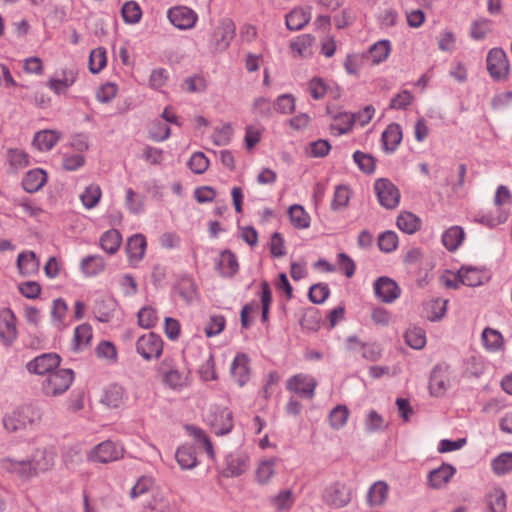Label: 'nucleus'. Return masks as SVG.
I'll return each instance as SVG.
<instances>
[{"label":"nucleus","mask_w":512,"mask_h":512,"mask_svg":"<svg viewBox=\"0 0 512 512\" xmlns=\"http://www.w3.org/2000/svg\"><path fill=\"white\" fill-rule=\"evenodd\" d=\"M485 512H506V494L501 488L491 489L484 498Z\"/></svg>","instance_id":"obj_21"},{"label":"nucleus","mask_w":512,"mask_h":512,"mask_svg":"<svg viewBox=\"0 0 512 512\" xmlns=\"http://www.w3.org/2000/svg\"><path fill=\"white\" fill-rule=\"evenodd\" d=\"M491 32V22L487 19L474 21L471 25L470 35L475 40H483Z\"/></svg>","instance_id":"obj_59"},{"label":"nucleus","mask_w":512,"mask_h":512,"mask_svg":"<svg viewBox=\"0 0 512 512\" xmlns=\"http://www.w3.org/2000/svg\"><path fill=\"white\" fill-rule=\"evenodd\" d=\"M398 244L397 234L393 231H386L380 234L378 246L381 251L389 253L396 249Z\"/></svg>","instance_id":"obj_60"},{"label":"nucleus","mask_w":512,"mask_h":512,"mask_svg":"<svg viewBox=\"0 0 512 512\" xmlns=\"http://www.w3.org/2000/svg\"><path fill=\"white\" fill-rule=\"evenodd\" d=\"M225 476L238 477L249 468V457L245 454H231L227 457Z\"/></svg>","instance_id":"obj_22"},{"label":"nucleus","mask_w":512,"mask_h":512,"mask_svg":"<svg viewBox=\"0 0 512 512\" xmlns=\"http://www.w3.org/2000/svg\"><path fill=\"white\" fill-rule=\"evenodd\" d=\"M40 262L33 251L22 252L17 257L19 273L24 276H32L38 272Z\"/></svg>","instance_id":"obj_25"},{"label":"nucleus","mask_w":512,"mask_h":512,"mask_svg":"<svg viewBox=\"0 0 512 512\" xmlns=\"http://www.w3.org/2000/svg\"><path fill=\"white\" fill-rule=\"evenodd\" d=\"M42 413L34 405L27 404L17 407L3 418L4 428L11 433L18 432L40 423Z\"/></svg>","instance_id":"obj_2"},{"label":"nucleus","mask_w":512,"mask_h":512,"mask_svg":"<svg viewBox=\"0 0 512 512\" xmlns=\"http://www.w3.org/2000/svg\"><path fill=\"white\" fill-rule=\"evenodd\" d=\"M76 78L77 71L74 68H65L62 70L60 78H51L48 81V86L59 95L72 86L75 83Z\"/></svg>","instance_id":"obj_23"},{"label":"nucleus","mask_w":512,"mask_h":512,"mask_svg":"<svg viewBox=\"0 0 512 512\" xmlns=\"http://www.w3.org/2000/svg\"><path fill=\"white\" fill-rule=\"evenodd\" d=\"M487 70L494 80H504L509 73V60L500 48H493L487 55Z\"/></svg>","instance_id":"obj_11"},{"label":"nucleus","mask_w":512,"mask_h":512,"mask_svg":"<svg viewBox=\"0 0 512 512\" xmlns=\"http://www.w3.org/2000/svg\"><path fill=\"white\" fill-rule=\"evenodd\" d=\"M330 290L327 284H314L309 289V299L315 304L323 303L329 296Z\"/></svg>","instance_id":"obj_61"},{"label":"nucleus","mask_w":512,"mask_h":512,"mask_svg":"<svg viewBox=\"0 0 512 512\" xmlns=\"http://www.w3.org/2000/svg\"><path fill=\"white\" fill-rule=\"evenodd\" d=\"M317 381L310 375L297 374L287 381V389L295 392L305 398L312 399L314 397Z\"/></svg>","instance_id":"obj_15"},{"label":"nucleus","mask_w":512,"mask_h":512,"mask_svg":"<svg viewBox=\"0 0 512 512\" xmlns=\"http://www.w3.org/2000/svg\"><path fill=\"white\" fill-rule=\"evenodd\" d=\"M106 50L98 47L91 51L89 57V69L93 74L99 73L106 66Z\"/></svg>","instance_id":"obj_48"},{"label":"nucleus","mask_w":512,"mask_h":512,"mask_svg":"<svg viewBox=\"0 0 512 512\" xmlns=\"http://www.w3.org/2000/svg\"><path fill=\"white\" fill-rule=\"evenodd\" d=\"M225 328V318L222 315H214L205 327L204 331L207 337H213L221 333Z\"/></svg>","instance_id":"obj_64"},{"label":"nucleus","mask_w":512,"mask_h":512,"mask_svg":"<svg viewBox=\"0 0 512 512\" xmlns=\"http://www.w3.org/2000/svg\"><path fill=\"white\" fill-rule=\"evenodd\" d=\"M137 317L139 326L145 329L154 327L158 321L156 310L149 306L140 309Z\"/></svg>","instance_id":"obj_53"},{"label":"nucleus","mask_w":512,"mask_h":512,"mask_svg":"<svg viewBox=\"0 0 512 512\" xmlns=\"http://www.w3.org/2000/svg\"><path fill=\"white\" fill-rule=\"evenodd\" d=\"M276 460L274 458L263 460L256 470V479L259 484H267L275 474Z\"/></svg>","instance_id":"obj_40"},{"label":"nucleus","mask_w":512,"mask_h":512,"mask_svg":"<svg viewBox=\"0 0 512 512\" xmlns=\"http://www.w3.org/2000/svg\"><path fill=\"white\" fill-rule=\"evenodd\" d=\"M382 145L386 152H393L402 140V129L397 123H391L382 133Z\"/></svg>","instance_id":"obj_26"},{"label":"nucleus","mask_w":512,"mask_h":512,"mask_svg":"<svg viewBox=\"0 0 512 512\" xmlns=\"http://www.w3.org/2000/svg\"><path fill=\"white\" fill-rule=\"evenodd\" d=\"M205 421L216 435L228 434L233 428V414L226 407L211 406Z\"/></svg>","instance_id":"obj_6"},{"label":"nucleus","mask_w":512,"mask_h":512,"mask_svg":"<svg viewBox=\"0 0 512 512\" xmlns=\"http://www.w3.org/2000/svg\"><path fill=\"white\" fill-rule=\"evenodd\" d=\"M136 351L145 360L158 359L163 352V341L156 333L149 332L137 339Z\"/></svg>","instance_id":"obj_9"},{"label":"nucleus","mask_w":512,"mask_h":512,"mask_svg":"<svg viewBox=\"0 0 512 512\" xmlns=\"http://www.w3.org/2000/svg\"><path fill=\"white\" fill-rule=\"evenodd\" d=\"M376 297L384 303H392L401 293L398 284L391 278L382 276L379 277L373 285Z\"/></svg>","instance_id":"obj_14"},{"label":"nucleus","mask_w":512,"mask_h":512,"mask_svg":"<svg viewBox=\"0 0 512 512\" xmlns=\"http://www.w3.org/2000/svg\"><path fill=\"white\" fill-rule=\"evenodd\" d=\"M482 341L484 347L489 351H498L504 345L502 334L498 330L489 327L483 330Z\"/></svg>","instance_id":"obj_36"},{"label":"nucleus","mask_w":512,"mask_h":512,"mask_svg":"<svg viewBox=\"0 0 512 512\" xmlns=\"http://www.w3.org/2000/svg\"><path fill=\"white\" fill-rule=\"evenodd\" d=\"M6 159L9 163L10 170L13 173L18 172L29 165V155L19 148L7 149Z\"/></svg>","instance_id":"obj_31"},{"label":"nucleus","mask_w":512,"mask_h":512,"mask_svg":"<svg viewBox=\"0 0 512 512\" xmlns=\"http://www.w3.org/2000/svg\"><path fill=\"white\" fill-rule=\"evenodd\" d=\"M0 338L7 345L17 338L16 317L9 308L0 311Z\"/></svg>","instance_id":"obj_17"},{"label":"nucleus","mask_w":512,"mask_h":512,"mask_svg":"<svg viewBox=\"0 0 512 512\" xmlns=\"http://www.w3.org/2000/svg\"><path fill=\"white\" fill-rule=\"evenodd\" d=\"M61 135L55 130H42L35 134L33 146L39 151H49L59 141Z\"/></svg>","instance_id":"obj_28"},{"label":"nucleus","mask_w":512,"mask_h":512,"mask_svg":"<svg viewBox=\"0 0 512 512\" xmlns=\"http://www.w3.org/2000/svg\"><path fill=\"white\" fill-rule=\"evenodd\" d=\"M491 467L498 476L512 472V452H504L495 457L492 460Z\"/></svg>","instance_id":"obj_42"},{"label":"nucleus","mask_w":512,"mask_h":512,"mask_svg":"<svg viewBox=\"0 0 512 512\" xmlns=\"http://www.w3.org/2000/svg\"><path fill=\"white\" fill-rule=\"evenodd\" d=\"M146 239L142 234H136L128 239L126 251L131 262L140 261L146 250Z\"/></svg>","instance_id":"obj_29"},{"label":"nucleus","mask_w":512,"mask_h":512,"mask_svg":"<svg viewBox=\"0 0 512 512\" xmlns=\"http://www.w3.org/2000/svg\"><path fill=\"white\" fill-rule=\"evenodd\" d=\"M124 448L110 440L96 445L89 453L88 458L93 462L110 463L123 457Z\"/></svg>","instance_id":"obj_10"},{"label":"nucleus","mask_w":512,"mask_h":512,"mask_svg":"<svg viewBox=\"0 0 512 512\" xmlns=\"http://www.w3.org/2000/svg\"><path fill=\"white\" fill-rule=\"evenodd\" d=\"M122 236L116 229L106 231L100 238V245L104 251L114 254L120 247Z\"/></svg>","instance_id":"obj_35"},{"label":"nucleus","mask_w":512,"mask_h":512,"mask_svg":"<svg viewBox=\"0 0 512 512\" xmlns=\"http://www.w3.org/2000/svg\"><path fill=\"white\" fill-rule=\"evenodd\" d=\"M114 304L104 299L95 302L93 313L99 322L107 323L113 317Z\"/></svg>","instance_id":"obj_43"},{"label":"nucleus","mask_w":512,"mask_h":512,"mask_svg":"<svg viewBox=\"0 0 512 512\" xmlns=\"http://www.w3.org/2000/svg\"><path fill=\"white\" fill-rule=\"evenodd\" d=\"M101 194L100 187L98 185L91 184L85 189L83 194H81L80 198L83 205L87 209H91L98 204Z\"/></svg>","instance_id":"obj_50"},{"label":"nucleus","mask_w":512,"mask_h":512,"mask_svg":"<svg viewBox=\"0 0 512 512\" xmlns=\"http://www.w3.org/2000/svg\"><path fill=\"white\" fill-rule=\"evenodd\" d=\"M349 410L345 405H338L329 413V422L333 429L342 428L348 419Z\"/></svg>","instance_id":"obj_47"},{"label":"nucleus","mask_w":512,"mask_h":512,"mask_svg":"<svg viewBox=\"0 0 512 512\" xmlns=\"http://www.w3.org/2000/svg\"><path fill=\"white\" fill-rule=\"evenodd\" d=\"M74 379L71 369H56L49 373L41 384V391L45 396L56 397L66 392Z\"/></svg>","instance_id":"obj_4"},{"label":"nucleus","mask_w":512,"mask_h":512,"mask_svg":"<svg viewBox=\"0 0 512 512\" xmlns=\"http://www.w3.org/2000/svg\"><path fill=\"white\" fill-rule=\"evenodd\" d=\"M54 466V453L47 448H37L28 459L18 460L7 457L1 460L2 469L27 482L39 473L51 470Z\"/></svg>","instance_id":"obj_1"},{"label":"nucleus","mask_w":512,"mask_h":512,"mask_svg":"<svg viewBox=\"0 0 512 512\" xmlns=\"http://www.w3.org/2000/svg\"><path fill=\"white\" fill-rule=\"evenodd\" d=\"M490 278L488 271L482 267L462 266L453 281L450 280V288H458L460 285L476 287L483 285Z\"/></svg>","instance_id":"obj_7"},{"label":"nucleus","mask_w":512,"mask_h":512,"mask_svg":"<svg viewBox=\"0 0 512 512\" xmlns=\"http://www.w3.org/2000/svg\"><path fill=\"white\" fill-rule=\"evenodd\" d=\"M158 372L163 383L173 390H182L190 384L189 371L179 369L173 359L165 358L160 363Z\"/></svg>","instance_id":"obj_5"},{"label":"nucleus","mask_w":512,"mask_h":512,"mask_svg":"<svg viewBox=\"0 0 512 512\" xmlns=\"http://www.w3.org/2000/svg\"><path fill=\"white\" fill-rule=\"evenodd\" d=\"M175 457L182 469H192L197 465L195 450L190 446L179 447Z\"/></svg>","instance_id":"obj_38"},{"label":"nucleus","mask_w":512,"mask_h":512,"mask_svg":"<svg viewBox=\"0 0 512 512\" xmlns=\"http://www.w3.org/2000/svg\"><path fill=\"white\" fill-rule=\"evenodd\" d=\"M385 427V421L383 417L378 414L375 410L369 411L365 418V428L368 432L380 431Z\"/></svg>","instance_id":"obj_63"},{"label":"nucleus","mask_w":512,"mask_h":512,"mask_svg":"<svg viewBox=\"0 0 512 512\" xmlns=\"http://www.w3.org/2000/svg\"><path fill=\"white\" fill-rule=\"evenodd\" d=\"M292 225L297 229H306L310 226V216L301 205H292L288 210Z\"/></svg>","instance_id":"obj_37"},{"label":"nucleus","mask_w":512,"mask_h":512,"mask_svg":"<svg viewBox=\"0 0 512 512\" xmlns=\"http://www.w3.org/2000/svg\"><path fill=\"white\" fill-rule=\"evenodd\" d=\"M188 167L195 174H203L209 167V160L202 152H195L188 161Z\"/></svg>","instance_id":"obj_57"},{"label":"nucleus","mask_w":512,"mask_h":512,"mask_svg":"<svg viewBox=\"0 0 512 512\" xmlns=\"http://www.w3.org/2000/svg\"><path fill=\"white\" fill-rule=\"evenodd\" d=\"M405 341L413 349H422L426 344L425 331L420 327H411L405 333Z\"/></svg>","instance_id":"obj_45"},{"label":"nucleus","mask_w":512,"mask_h":512,"mask_svg":"<svg viewBox=\"0 0 512 512\" xmlns=\"http://www.w3.org/2000/svg\"><path fill=\"white\" fill-rule=\"evenodd\" d=\"M60 357L56 353H44L29 361L26 365L30 373L48 375L60 365Z\"/></svg>","instance_id":"obj_13"},{"label":"nucleus","mask_w":512,"mask_h":512,"mask_svg":"<svg viewBox=\"0 0 512 512\" xmlns=\"http://www.w3.org/2000/svg\"><path fill=\"white\" fill-rule=\"evenodd\" d=\"M271 504L278 511L288 510L294 503V497L291 490H282L270 500Z\"/></svg>","instance_id":"obj_51"},{"label":"nucleus","mask_w":512,"mask_h":512,"mask_svg":"<svg viewBox=\"0 0 512 512\" xmlns=\"http://www.w3.org/2000/svg\"><path fill=\"white\" fill-rule=\"evenodd\" d=\"M238 262L236 256L230 251L221 253L217 268L224 276H233L238 271Z\"/></svg>","instance_id":"obj_34"},{"label":"nucleus","mask_w":512,"mask_h":512,"mask_svg":"<svg viewBox=\"0 0 512 512\" xmlns=\"http://www.w3.org/2000/svg\"><path fill=\"white\" fill-rule=\"evenodd\" d=\"M352 498L351 490L341 483L331 485L324 494V501L335 508L346 506Z\"/></svg>","instance_id":"obj_16"},{"label":"nucleus","mask_w":512,"mask_h":512,"mask_svg":"<svg viewBox=\"0 0 512 512\" xmlns=\"http://www.w3.org/2000/svg\"><path fill=\"white\" fill-rule=\"evenodd\" d=\"M170 133L171 131L167 124L156 121L149 130V137L154 141L161 142L168 139Z\"/></svg>","instance_id":"obj_62"},{"label":"nucleus","mask_w":512,"mask_h":512,"mask_svg":"<svg viewBox=\"0 0 512 512\" xmlns=\"http://www.w3.org/2000/svg\"><path fill=\"white\" fill-rule=\"evenodd\" d=\"M274 111L281 114H290L295 109V98L291 94H282L273 103Z\"/></svg>","instance_id":"obj_58"},{"label":"nucleus","mask_w":512,"mask_h":512,"mask_svg":"<svg viewBox=\"0 0 512 512\" xmlns=\"http://www.w3.org/2000/svg\"><path fill=\"white\" fill-rule=\"evenodd\" d=\"M350 200V191L347 186L339 185L336 187L331 202V209L334 211L345 208Z\"/></svg>","instance_id":"obj_49"},{"label":"nucleus","mask_w":512,"mask_h":512,"mask_svg":"<svg viewBox=\"0 0 512 512\" xmlns=\"http://www.w3.org/2000/svg\"><path fill=\"white\" fill-rule=\"evenodd\" d=\"M447 366L436 365L430 375L429 389L432 396L440 397L446 393Z\"/></svg>","instance_id":"obj_18"},{"label":"nucleus","mask_w":512,"mask_h":512,"mask_svg":"<svg viewBox=\"0 0 512 512\" xmlns=\"http://www.w3.org/2000/svg\"><path fill=\"white\" fill-rule=\"evenodd\" d=\"M92 328L89 324H81L75 328L74 331V344L77 349L89 344L92 339Z\"/></svg>","instance_id":"obj_55"},{"label":"nucleus","mask_w":512,"mask_h":512,"mask_svg":"<svg viewBox=\"0 0 512 512\" xmlns=\"http://www.w3.org/2000/svg\"><path fill=\"white\" fill-rule=\"evenodd\" d=\"M235 31V24L230 18L221 19L208 38V50L213 54L227 50L235 37Z\"/></svg>","instance_id":"obj_3"},{"label":"nucleus","mask_w":512,"mask_h":512,"mask_svg":"<svg viewBox=\"0 0 512 512\" xmlns=\"http://www.w3.org/2000/svg\"><path fill=\"white\" fill-rule=\"evenodd\" d=\"M122 16L126 23L135 24L138 23L142 16L140 6L134 2H126L122 7Z\"/></svg>","instance_id":"obj_52"},{"label":"nucleus","mask_w":512,"mask_h":512,"mask_svg":"<svg viewBox=\"0 0 512 512\" xmlns=\"http://www.w3.org/2000/svg\"><path fill=\"white\" fill-rule=\"evenodd\" d=\"M311 19V8H295L286 15V26L289 30L297 31L304 28Z\"/></svg>","instance_id":"obj_27"},{"label":"nucleus","mask_w":512,"mask_h":512,"mask_svg":"<svg viewBox=\"0 0 512 512\" xmlns=\"http://www.w3.org/2000/svg\"><path fill=\"white\" fill-rule=\"evenodd\" d=\"M353 159L362 172L371 174L375 171V159L372 155L356 151Z\"/></svg>","instance_id":"obj_54"},{"label":"nucleus","mask_w":512,"mask_h":512,"mask_svg":"<svg viewBox=\"0 0 512 512\" xmlns=\"http://www.w3.org/2000/svg\"><path fill=\"white\" fill-rule=\"evenodd\" d=\"M47 182V174L43 169L35 168L28 171L23 180L22 186L25 191L34 193L39 191Z\"/></svg>","instance_id":"obj_24"},{"label":"nucleus","mask_w":512,"mask_h":512,"mask_svg":"<svg viewBox=\"0 0 512 512\" xmlns=\"http://www.w3.org/2000/svg\"><path fill=\"white\" fill-rule=\"evenodd\" d=\"M314 41V37L310 34H304L299 37L290 44V48L293 53L297 54L300 57L306 56L308 53V49L311 47Z\"/></svg>","instance_id":"obj_56"},{"label":"nucleus","mask_w":512,"mask_h":512,"mask_svg":"<svg viewBox=\"0 0 512 512\" xmlns=\"http://www.w3.org/2000/svg\"><path fill=\"white\" fill-rule=\"evenodd\" d=\"M231 374L240 387L249 381V357L246 354L240 353L235 356L231 365Z\"/></svg>","instance_id":"obj_19"},{"label":"nucleus","mask_w":512,"mask_h":512,"mask_svg":"<svg viewBox=\"0 0 512 512\" xmlns=\"http://www.w3.org/2000/svg\"><path fill=\"white\" fill-rule=\"evenodd\" d=\"M390 53V43L387 40H381L373 44L369 49V57L374 64L384 61Z\"/></svg>","instance_id":"obj_46"},{"label":"nucleus","mask_w":512,"mask_h":512,"mask_svg":"<svg viewBox=\"0 0 512 512\" xmlns=\"http://www.w3.org/2000/svg\"><path fill=\"white\" fill-rule=\"evenodd\" d=\"M420 219L411 212H403L397 218V226L407 234H413L419 230Z\"/></svg>","instance_id":"obj_39"},{"label":"nucleus","mask_w":512,"mask_h":512,"mask_svg":"<svg viewBox=\"0 0 512 512\" xmlns=\"http://www.w3.org/2000/svg\"><path fill=\"white\" fill-rule=\"evenodd\" d=\"M448 483V464L443 463L440 467L428 474V485L433 489L445 487Z\"/></svg>","instance_id":"obj_41"},{"label":"nucleus","mask_w":512,"mask_h":512,"mask_svg":"<svg viewBox=\"0 0 512 512\" xmlns=\"http://www.w3.org/2000/svg\"><path fill=\"white\" fill-rule=\"evenodd\" d=\"M334 123L331 124L330 129L335 135H342L349 133L354 125V117L351 113L340 112L332 115Z\"/></svg>","instance_id":"obj_32"},{"label":"nucleus","mask_w":512,"mask_h":512,"mask_svg":"<svg viewBox=\"0 0 512 512\" xmlns=\"http://www.w3.org/2000/svg\"><path fill=\"white\" fill-rule=\"evenodd\" d=\"M374 190L381 206L386 209H395L400 202L399 189L386 178L377 179Z\"/></svg>","instance_id":"obj_8"},{"label":"nucleus","mask_w":512,"mask_h":512,"mask_svg":"<svg viewBox=\"0 0 512 512\" xmlns=\"http://www.w3.org/2000/svg\"><path fill=\"white\" fill-rule=\"evenodd\" d=\"M141 512H172V501L164 493L158 492L146 502Z\"/></svg>","instance_id":"obj_30"},{"label":"nucleus","mask_w":512,"mask_h":512,"mask_svg":"<svg viewBox=\"0 0 512 512\" xmlns=\"http://www.w3.org/2000/svg\"><path fill=\"white\" fill-rule=\"evenodd\" d=\"M167 17L170 23L180 30L192 29L198 21V15L193 9L181 5L170 8Z\"/></svg>","instance_id":"obj_12"},{"label":"nucleus","mask_w":512,"mask_h":512,"mask_svg":"<svg viewBox=\"0 0 512 512\" xmlns=\"http://www.w3.org/2000/svg\"><path fill=\"white\" fill-rule=\"evenodd\" d=\"M389 494V486L384 481H377L372 484L369 488L366 496L367 504L371 507H380L382 506Z\"/></svg>","instance_id":"obj_20"},{"label":"nucleus","mask_w":512,"mask_h":512,"mask_svg":"<svg viewBox=\"0 0 512 512\" xmlns=\"http://www.w3.org/2000/svg\"><path fill=\"white\" fill-rule=\"evenodd\" d=\"M104 267V259L98 255L88 256L81 262V269L87 276H94L100 273Z\"/></svg>","instance_id":"obj_44"},{"label":"nucleus","mask_w":512,"mask_h":512,"mask_svg":"<svg viewBox=\"0 0 512 512\" xmlns=\"http://www.w3.org/2000/svg\"><path fill=\"white\" fill-rule=\"evenodd\" d=\"M125 390L119 385L109 386L104 396L102 397V403L109 408H118L123 404Z\"/></svg>","instance_id":"obj_33"}]
</instances>
